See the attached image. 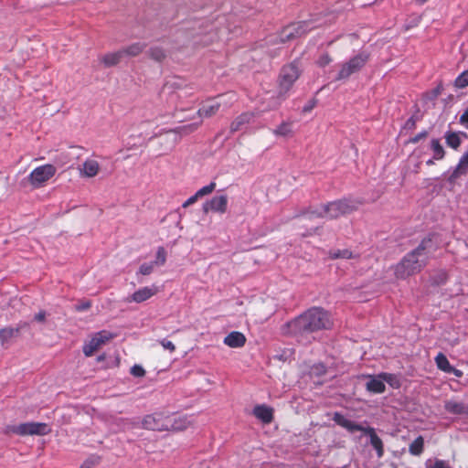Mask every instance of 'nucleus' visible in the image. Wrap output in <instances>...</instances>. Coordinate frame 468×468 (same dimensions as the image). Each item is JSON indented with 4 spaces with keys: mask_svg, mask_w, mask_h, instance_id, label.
<instances>
[{
    "mask_svg": "<svg viewBox=\"0 0 468 468\" xmlns=\"http://www.w3.org/2000/svg\"><path fill=\"white\" fill-rule=\"evenodd\" d=\"M333 326L331 314L322 307H311L297 317L282 325L284 335L304 336Z\"/></svg>",
    "mask_w": 468,
    "mask_h": 468,
    "instance_id": "nucleus-1",
    "label": "nucleus"
},
{
    "mask_svg": "<svg viewBox=\"0 0 468 468\" xmlns=\"http://www.w3.org/2000/svg\"><path fill=\"white\" fill-rule=\"evenodd\" d=\"M431 244V239L425 238L416 249L407 253L393 267L395 277L399 280H405L420 272L428 263L427 250H430Z\"/></svg>",
    "mask_w": 468,
    "mask_h": 468,
    "instance_id": "nucleus-2",
    "label": "nucleus"
},
{
    "mask_svg": "<svg viewBox=\"0 0 468 468\" xmlns=\"http://www.w3.org/2000/svg\"><path fill=\"white\" fill-rule=\"evenodd\" d=\"M143 428L156 431H183L189 422L186 418L176 414L154 412L146 415L142 421Z\"/></svg>",
    "mask_w": 468,
    "mask_h": 468,
    "instance_id": "nucleus-3",
    "label": "nucleus"
},
{
    "mask_svg": "<svg viewBox=\"0 0 468 468\" xmlns=\"http://www.w3.org/2000/svg\"><path fill=\"white\" fill-rule=\"evenodd\" d=\"M363 204L364 202L360 199L342 198L323 205L320 210H314L311 215L335 219L356 211Z\"/></svg>",
    "mask_w": 468,
    "mask_h": 468,
    "instance_id": "nucleus-4",
    "label": "nucleus"
},
{
    "mask_svg": "<svg viewBox=\"0 0 468 468\" xmlns=\"http://www.w3.org/2000/svg\"><path fill=\"white\" fill-rule=\"evenodd\" d=\"M333 420L339 426L343 427L349 432L362 431L365 434L368 435L370 438V444L377 452V456L378 458L383 457L384 455V444L382 440L378 436L376 431L372 427H364L361 424L356 423L348 419H346L344 415L339 412H335L333 416Z\"/></svg>",
    "mask_w": 468,
    "mask_h": 468,
    "instance_id": "nucleus-5",
    "label": "nucleus"
},
{
    "mask_svg": "<svg viewBox=\"0 0 468 468\" xmlns=\"http://www.w3.org/2000/svg\"><path fill=\"white\" fill-rule=\"evenodd\" d=\"M221 106V101L218 100H210L206 101L202 107L197 112L198 121L192 122L189 125L184 126L179 130L170 131L167 133V136L172 137L174 139V143H178L177 137L182 133H190L197 128V126L201 123V118H209L215 115Z\"/></svg>",
    "mask_w": 468,
    "mask_h": 468,
    "instance_id": "nucleus-6",
    "label": "nucleus"
},
{
    "mask_svg": "<svg viewBox=\"0 0 468 468\" xmlns=\"http://www.w3.org/2000/svg\"><path fill=\"white\" fill-rule=\"evenodd\" d=\"M368 58L367 53L361 52L351 58L348 61L341 64L336 80H347L352 74L358 72L366 65Z\"/></svg>",
    "mask_w": 468,
    "mask_h": 468,
    "instance_id": "nucleus-7",
    "label": "nucleus"
},
{
    "mask_svg": "<svg viewBox=\"0 0 468 468\" xmlns=\"http://www.w3.org/2000/svg\"><path fill=\"white\" fill-rule=\"evenodd\" d=\"M7 431L20 436L47 435L51 431V429L44 422H26L10 426L7 428Z\"/></svg>",
    "mask_w": 468,
    "mask_h": 468,
    "instance_id": "nucleus-8",
    "label": "nucleus"
},
{
    "mask_svg": "<svg viewBox=\"0 0 468 468\" xmlns=\"http://www.w3.org/2000/svg\"><path fill=\"white\" fill-rule=\"evenodd\" d=\"M56 167L52 165H43L36 167L27 176V180L33 188H40L54 176Z\"/></svg>",
    "mask_w": 468,
    "mask_h": 468,
    "instance_id": "nucleus-9",
    "label": "nucleus"
},
{
    "mask_svg": "<svg viewBox=\"0 0 468 468\" xmlns=\"http://www.w3.org/2000/svg\"><path fill=\"white\" fill-rule=\"evenodd\" d=\"M301 75V69L296 63L284 66L280 73V89L287 92Z\"/></svg>",
    "mask_w": 468,
    "mask_h": 468,
    "instance_id": "nucleus-10",
    "label": "nucleus"
},
{
    "mask_svg": "<svg viewBox=\"0 0 468 468\" xmlns=\"http://www.w3.org/2000/svg\"><path fill=\"white\" fill-rule=\"evenodd\" d=\"M115 336L114 334L102 330L96 333L89 343L83 346V353L86 356H91L102 345Z\"/></svg>",
    "mask_w": 468,
    "mask_h": 468,
    "instance_id": "nucleus-11",
    "label": "nucleus"
},
{
    "mask_svg": "<svg viewBox=\"0 0 468 468\" xmlns=\"http://www.w3.org/2000/svg\"><path fill=\"white\" fill-rule=\"evenodd\" d=\"M229 198L227 195L215 196L203 204L204 213L214 212L225 214L228 211Z\"/></svg>",
    "mask_w": 468,
    "mask_h": 468,
    "instance_id": "nucleus-12",
    "label": "nucleus"
},
{
    "mask_svg": "<svg viewBox=\"0 0 468 468\" xmlns=\"http://www.w3.org/2000/svg\"><path fill=\"white\" fill-rule=\"evenodd\" d=\"M309 31L307 22H299L286 27L280 34V42L284 43L295 37H301Z\"/></svg>",
    "mask_w": 468,
    "mask_h": 468,
    "instance_id": "nucleus-13",
    "label": "nucleus"
},
{
    "mask_svg": "<svg viewBox=\"0 0 468 468\" xmlns=\"http://www.w3.org/2000/svg\"><path fill=\"white\" fill-rule=\"evenodd\" d=\"M158 292V289L156 286H145L143 288H140L139 290L135 291L133 294H131L126 301L128 303H143L147 301L148 299L152 298Z\"/></svg>",
    "mask_w": 468,
    "mask_h": 468,
    "instance_id": "nucleus-14",
    "label": "nucleus"
},
{
    "mask_svg": "<svg viewBox=\"0 0 468 468\" xmlns=\"http://www.w3.org/2000/svg\"><path fill=\"white\" fill-rule=\"evenodd\" d=\"M273 409L265 404L256 405L253 408V415L265 424H269L273 420Z\"/></svg>",
    "mask_w": 468,
    "mask_h": 468,
    "instance_id": "nucleus-15",
    "label": "nucleus"
},
{
    "mask_svg": "<svg viewBox=\"0 0 468 468\" xmlns=\"http://www.w3.org/2000/svg\"><path fill=\"white\" fill-rule=\"evenodd\" d=\"M216 183L215 182H211L210 184H208L207 186H205L203 187H201L200 189H198L195 195L191 196L189 198H187L184 203H183V207H187L193 204H195L198 198H201L205 196H207L209 194H211L215 188H216Z\"/></svg>",
    "mask_w": 468,
    "mask_h": 468,
    "instance_id": "nucleus-16",
    "label": "nucleus"
},
{
    "mask_svg": "<svg viewBox=\"0 0 468 468\" xmlns=\"http://www.w3.org/2000/svg\"><path fill=\"white\" fill-rule=\"evenodd\" d=\"M223 342L231 348H239L246 344V336L240 332L233 331L224 338Z\"/></svg>",
    "mask_w": 468,
    "mask_h": 468,
    "instance_id": "nucleus-17",
    "label": "nucleus"
},
{
    "mask_svg": "<svg viewBox=\"0 0 468 468\" xmlns=\"http://www.w3.org/2000/svg\"><path fill=\"white\" fill-rule=\"evenodd\" d=\"M369 380L366 384V388L373 394H381L385 392L386 386L383 379L378 376H368Z\"/></svg>",
    "mask_w": 468,
    "mask_h": 468,
    "instance_id": "nucleus-18",
    "label": "nucleus"
},
{
    "mask_svg": "<svg viewBox=\"0 0 468 468\" xmlns=\"http://www.w3.org/2000/svg\"><path fill=\"white\" fill-rule=\"evenodd\" d=\"M444 409L453 415H466V405L455 399H449L444 402Z\"/></svg>",
    "mask_w": 468,
    "mask_h": 468,
    "instance_id": "nucleus-19",
    "label": "nucleus"
},
{
    "mask_svg": "<svg viewBox=\"0 0 468 468\" xmlns=\"http://www.w3.org/2000/svg\"><path fill=\"white\" fill-rule=\"evenodd\" d=\"M254 119L252 112H244L238 116L230 124V131L236 132L241 130L245 125L251 122Z\"/></svg>",
    "mask_w": 468,
    "mask_h": 468,
    "instance_id": "nucleus-20",
    "label": "nucleus"
},
{
    "mask_svg": "<svg viewBox=\"0 0 468 468\" xmlns=\"http://www.w3.org/2000/svg\"><path fill=\"white\" fill-rule=\"evenodd\" d=\"M446 142L449 146H459L460 144L468 146V135L463 132L449 133L446 135Z\"/></svg>",
    "mask_w": 468,
    "mask_h": 468,
    "instance_id": "nucleus-21",
    "label": "nucleus"
},
{
    "mask_svg": "<svg viewBox=\"0 0 468 468\" xmlns=\"http://www.w3.org/2000/svg\"><path fill=\"white\" fill-rule=\"evenodd\" d=\"M100 170L99 163L93 159L86 160L81 168V173L86 177H93L95 176Z\"/></svg>",
    "mask_w": 468,
    "mask_h": 468,
    "instance_id": "nucleus-22",
    "label": "nucleus"
},
{
    "mask_svg": "<svg viewBox=\"0 0 468 468\" xmlns=\"http://www.w3.org/2000/svg\"><path fill=\"white\" fill-rule=\"evenodd\" d=\"M123 58V55L122 53V50H118L116 52L108 53L105 54L101 58V61L106 66V67H112L117 65L121 59Z\"/></svg>",
    "mask_w": 468,
    "mask_h": 468,
    "instance_id": "nucleus-23",
    "label": "nucleus"
},
{
    "mask_svg": "<svg viewBox=\"0 0 468 468\" xmlns=\"http://www.w3.org/2000/svg\"><path fill=\"white\" fill-rule=\"evenodd\" d=\"M145 48V44L144 43H133L124 48H122V53L124 56H130V57H135L138 56L143 52V50Z\"/></svg>",
    "mask_w": 468,
    "mask_h": 468,
    "instance_id": "nucleus-24",
    "label": "nucleus"
},
{
    "mask_svg": "<svg viewBox=\"0 0 468 468\" xmlns=\"http://www.w3.org/2000/svg\"><path fill=\"white\" fill-rule=\"evenodd\" d=\"M187 88L186 84L181 79H174L169 80L165 85V90L169 92H179Z\"/></svg>",
    "mask_w": 468,
    "mask_h": 468,
    "instance_id": "nucleus-25",
    "label": "nucleus"
},
{
    "mask_svg": "<svg viewBox=\"0 0 468 468\" xmlns=\"http://www.w3.org/2000/svg\"><path fill=\"white\" fill-rule=\"evenodd\" d=\"M20 328L5 327L0 329V342L4 346L11 338L16 336L19 334Z\"/></svg>",
    "mask_w": 468,
    "mask_h": 468,
    "instance_id": "nucleus-26",
    "label": "nucleus"
},
{
    "mask_svg": "<svg viewBox=\"0 0 468 468\" xmlns=\"http://www.w3.org/2000/svg\"><path fill=\"white\" fill-rule=\"evenodd\" d=\"M424 450V439L422 436H418L409 446V452L411 455L419 456Z\"/></svg>",
    "mask_w": 468,
    "mask_h": 468,
    "instance_id": "nucleus-27",
    "label": "nucleus"
},
{
    "mask_svg": "<svg viewBox=\"0 0 468 468\" xmlns=\"http://www.w3.org/2000/svg\"><path fill=\"white\" fill-rule=\"evenodd\" d=\"M434 361L437 367L445 373H448L451 367H452L451 366L447 356L443 353H439L435 356Z\"/></svg>",
    "mask_w": 468,
    "mask_h": 468,
    "instance_id": "nucleus-28",
    "label": "nucleus"
},
{
    "mask_svg": "<svg viewBox=\"0 0 468 468\" xmlns=\"http://www.w3.org/2000/svg\"><path fill=\"white\" fill-rule=\"evenodd\" d=\"M357 256L355 255L351 250L345 249V250H335L329 251V258L332 260L336 259H353L356 258Z\"/></svg>",
    "mask_w": 468,
    "mask_h": 468,
    "instance_id": "nucleus-29",
    "label": "nucleus"
},
{
    "mask_svg": "<svg viewBox=\"0 0 468 468\" xmlns=\"http://www.w3.org/2000/svg\"><path fill=\"white\" fill-rule=\"evenodd\" d=\"M379 377L383 379L384 383L387 382L394 388H399L400 387V382L399 378L391 373H380Z\"/></svg>",
    "mask_w": 468,
    "mask_h": 468,
    "instance_id": "nucleus-30",
    "label": "nucleus"
},
{
    "mask_svg": "<svg viewBox=\"0 0 468 468\" xmlns=\"http://www.w3.org/2000/svg\"><path fill=\"white\" fill-rule=\"evenodd\" d=\"M292 133V122H284L277 129L274 130V133L278 136L287 137Z\"/></svg>",
    "mask_w": 468,
    "mask_h": 468,
    "instance_id": "nucleus-31",
    "label": "nucleus"
},
{
    "mask_svg": "<svg viewBox=\"0 0 468 468\" xmlns=\"http://www.w3.org/2000/svg\"><path fill=\"white\" fill-rule=\"evenodd\" d=\"M148 56L152 59L160 62L165 58L166 55L163 48H161L159 47H154L148 50Z\"/></svg>",
    "mask_w": 468,
    "mask_h": 468,
    "instance_id": "nucleus-32",
    "label": "nucleus"
},
{
    "mask_svg": "<svg viewBox=\"0 0 468 468\" xmlns=\"http://www.w3.org/2000/svg\"><path fill=\"white\" fill-rule=\"evenodd\" d=\"M166 250L164 247H158L156 250L155 261H153L155 266H163L166 262Z\"/></svg>",
    "mask_w": 468,
    "mask_h": 468,
    "instance_id": "nucleus-33",
    "label": "nucleus"
},
{
    "mask_svg": "<svg viewBox=\"0 0 468 468\" xmlns=\"http://www.w3.org/2000/svg\"><path fill=\"white\" fill-rule=\"evenodd\" d=\"M326 373V367L323 363H316L310 368V375L314 377H322Z\"/></svg>",
    "mask_w": 468,
    "mask_h": 468,
    "instance_id": "nucleus-34",
    "label": "nucleus"
},
{
    "mask_svg": "<svg viewBox=\"0 0 468 468\" xmlns=\"http://www.w3.org/2000/svg\"><path fill=\"white\" fill-rule=\"evenodd\" d=\"M467 173V170L463 167H461L460 165H457L456 168L453 170V172L448 177V181L450 184L453 185L455 184L456 180L462 176Z\"/></svg>",
    "mask_w": 468,
    "mask_h": 468,
    "instance_id": "nucleus-35",
    "label": "nucleus"
},
{
    "mask_svg": "<svg viewBox=\"0 0 468 468\" xmlns=\"http://www.w3.org/2000/svg\"><path fill=\"white\" fill-rule=\"evenodd\" d=\"M455 86L458 88H464L468 86V70L463 72L456 80Z\"/></svg>",
    "mask_w": 468,
    "mask_h": 468,
    "instance_id": "nucleus-36",
    "label": "nucleus"
},
{
    "mask_svg": "<svg viewBox=\"0 0 468 468\" xmlns=\"http://www.w3.org/2000/svg\"><path fill=\"white\" fill-rule=\"evenodd\" d=\"M154 266V262L143 263L139 268V273L143 275H149L153 272Z\"/></svg>",
    "mask_w": 468,
    "mask_h": 468,
    "instance_id": "nucleus-37",
    "label": "nucleus"
},
{
    "mask_svg": "<svg viewBox=\"0 0 468 468\" xmlns=\"http://www.w3.org/2000/svg\"><path fill=\"white\" fill-rule=\"evenodd\" d=\"M131 374L136 378H142L145 375L144 368L140 365H134L131 367Z\"/></svg>",
    "mask_w": 468,
    "mask_h": 468,
    "instance_id": "nucleus-38",
    "label": "nucleus"
},
{
    "mask_svg": "<svg viewBox=\"0 0 468 468\" xmlns=\"http://www.w3.org/2000/svg\"><path fill=\"white\" fill-rule=\"evenodd\" d=\"M417 122V118L415 116H411L404 124L403 131H410L415 128Z\"/></svg>",
    "mask_w": 468,
    "mask_h": 468,
    "instance_id": "nucleus-39",
    "label": "nucleus"
},
{
    "mask_svg": "<svg viewBox=\"0 0 468 468\" xmlns=\"http://www.w3.org/2000/svg\"><path fill=\"white\" fill-rule=\"evenodd\" d=\"M332 61V58L331 57L325 53V54H323L318 61H317V64L320 66V67H325L326 65H328L329 63H331Z\"/></svg>",
    "mask_w": 468,
    "mask_h": 468,
    "instance_id": "nucleus-40",
    "label": "nucleus"
},
{
    "mask_svg": "<svg viewBox=\"0 0 468 468\" xmlns=\"http://www.w3.org/2000/svg\"><path fill=\"white\" fill-rule=\"evenodd\" d=\"M159 343L165 349L169 350L171 353L176 350L175 345L170 340L162 339Z\"/></svg>",
    "mask_w": 468,
    "mask_h": 468,
    "instance_id": "nucleus-41",
    "label": "nucleus"
},
{
    "mask_svg": "<svg viewBox=\"0 0 468 468\" xmlns=\"http://www.w3.org/2000/svg\"><path fill=\"white\" fill-rule=\"evenodd\" d=\"M91 307L90 301H84L76 305L75 309L78 312L87 311Z\"/></svg>",
    "mask_w": 468,
    "mask_h": 468,
    "instance_id": "nucleus-42",
    "label": "nucleus"
},
{
    "mask_svg": "<svg viewBox=\"0 0 468 468\" xmlns=\"http://www.w3.org/2000/svg\"><path fill=\"white\" fill-rule=\"evenodd\" d=\"M426 137V133H419L418 135L414 136V137H411L410 138L407 142H405L406 144H417L419 143L422 138H425Z\"/></svg>",
    "mask_w": 468,
    "mask_h": 468,
    "instance_id": "nucleus-43",
    "label": "nucleus"
},
{
    "mask_svg": "<svg viewBox=\"0 0 468 468\" xmlns=\"http://www.w3.org/2000/svg\"><path fill=\"white\" fill-rule=\"evenodd\" d=\"M316 105V101L314 100L309 101L303 108V112H311Z\"/></svg>",
    "mask_w": 468,
    "mask_h": 468,
    "instance_id": "nucleus-44",
    "label": "nucleus"
},
{
    "mask_svg": "<svg viewBox=\"0 0 468 468\" xmlns=\"http://www.w3.org/2000/svg\"><path fill=\"white\" fill-rule=\"evenodd\" d=\"M433 149H434V154H433L434 159L440 160V159L443 158V156H444L443 148H433Z\"/></svg>",
    "mask_w": 468,
    "mask_h": 468,
    "instance_id": "nucleus-45",
    "label": "nucleus"
},
{
    "mask_svg": "<svg viewBox=\"0 0 468 468\" xmlns=\"http://www.w3.org/2000/svg\"><path fill=\"white\" fill-rule=\"evenodd\" d=\"M458 165L468 171V152L460 159Z\"/></svg>",
    "mask_w": 468,
    "mask_h": 468,
    "instance_id": "nucleus-46",
    "label": "nucleus"
},
{
    "mask_svg": "<svg viewBox=\"0 0 468 468\" xmlns=\"http://www.w3.org/2000/svg\"><path fill=\"white\" fill-rule=\"evenodd\" d=\"M460 122L463 125H468V109L461 115Z\"/></svg>",
    "mask_w": 468,
    "mask_h": 468,
    "instance_id": "nucleus-47",
    "label": "nucleus"
},
{
    "mask_svg": "<svg viewBox=\"0 0 468 468\" xmlns=\"http://www.w3.org/2000/svg\"><path fill=\"white\" fill-rule=\"evenodd\" d=\"M46 319V312L40 311L35 315V320L37 322H44Z\"/></svg>",
    "mask_w": 468,
    "mask_h": 468,
    "instance_id": "nucleus-48",
    "label": "nucleus"
},
{
    "mask_svg": "<svg viewBox=\"0 0 468 468\" xmlns=\"http://www.w3.org/2000/svg\"><path fill=\"white\" fill-rule=\"evenodd\" d=\"M448 373H452V374H453V375H454L455 377H457V378H462V377H463V371H462V370L457 369V368H455V367H451V369L449 370V372H448Z\"/></svg>",
    "mask_w": 468,
    "mask_h": 468,
    "instance_id": "nucleus-49",
    "label": "nucleus"
},
{
    "mask_svg": "<svg viewBox=\"0 0 468 468\" xmlns=\"http://www.w3.org/2000/svg\"><path fill=\"white\" fill-rule=\"evenodd\" d=\"M439 282H436L437 283H443L447 280V274L444 271H441L439 274Z\"/></svg>",
    "mask_w": 468,
    "mask_h": 468,
    "instance_id": "nucleus-50",
    "label": "nucleus"
},
{
    "mask_svg": "<svg viewBox=\"0 0 468 468\" xmlns=\"http://www.w3.org/2000/svg\"><path fill=\"white\" fill-rule=\"evenodd\" d=\"M432 146L439 147L440 146L439 142L438 141H432Z\"/></svg>",
    "mask_w": 468,
    "mask_h": 468,
    "instance_id": "nucleus-51",
    "label": "nucleus"
},
{
    "mask_svg": "<svg viewBox=\"0 0 468 468\" xmlns=\"http://www.w3.org/2000/svg\"><path fill=\"white\" fill-rule=\"evenodd\" d=\"M426 164H427L428 165H432V164H433V159H429V160H427V161H426Z\"/></svg>",
    "mask_w": 468,
    "mask_h": 468,
    "instance_id": "nucleus-52",
    "label": "nucleus"
},
{
    "mask_svg": "<svg viewBox=\"0 0 468 468\" xmlns=\"http://www.w3.org/2000/svg\"><path fill=\"white\" fill-rule=\"evenodd\" d=\"M417 3L422 5L424 3H426L428 0H415Z\"/></svg>",
    "mask_w": 468,
    "mask_h": 468,
    "instance_id": "nucleus-53",
    "label": "nucleus"
},
{
    "mask_svg": "<svg viewBox=\"0 0 468 468\" xmlns=\"http://www.w3.org/2000/svg\"><path fill=\"white\" fill-rule=\"evenodd\" d=\"M466 415H468V406H466Z\"/></svg>",
    "mask_w": 468,
    "mask_h": 468,
    "instance_id": "nucleus-54",
    "label": "nucleus"
},
{
    "mask_svg": "<svg viewBox=\"0 0 468 468\" xmlns=\"http://www.w3.org/2000/svg\"><path fill=\"white\" fill-rule=\"evenodd\" d=\"M271 42H276V39L275 40L274 39H271Z\"/></svg>",
    "mask_w": 468,
    "mask_h": 468,
    "instance_id": "nucleus-55",
    "label": "nucleus"
}]
</instances>
